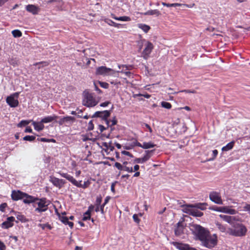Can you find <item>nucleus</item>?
<instances>
[{
    "mask_svg": "<svg viewBox=\"0 0 250 250\" xmlns=\"http://www.w3.org/2000/svg\"><path fill=\"white\" fill-rule=\"evenodd\" d=\"M217 241L218 239L217 235L214 234L211 235L209 233L205 237L201 243L202 245L204 247L208 249H212L217 245Z\"/></svg>",
    "mask_w": 250,
    "mask_h": 250,
    "instance_id": "39448f33",
    "label": "nucleus"
},
{
    "mask_svg": "<svg viewBox=\"0 0 250 250\" xmlns=\"http://www.w3.org/2000/svg\"><path fill=\"white\" fill-rule=\"evenodd\" d=\"M98 102H97L95 98L93 97L92 94L88 92H85L84 93V97L83 101V104L87 107H93L97 105Z\"/></svg>",
    "mask_w": 250,
    "mask_h": 250,
    "instance_id": "423d86ee",
    "label": "nucleus"
},
{
    "mask_svg": "<svg viewBox=\"0 0 250 250\" xmlns=\"http://www.w3.org/2000/svg\"><path fill=\"white\" fill-rule=\"evenodd\" d=\"M17 218L18 220L21 221V222H25L27 221L25 217L23 215L21 214H18L17 215Z\"/></svg>",
    "mask_w": 250,
    "mask_h": 250,
    "instance_id": "e433bc0d",
    "label": "nucleus"
},
{
    "mask_svg": "<svg viewBox=\"0 0 250 250\" xmlns=\"http://www.w3.org/2000/svg\"><path fill=\"white\" fill-rule=\"evenodd\" d=\"M116 20L121 21H130L131 20L130 18L127 16H123L118 17V19H116Z\"/></svg>",
    "mask_w": 250,
    "mask_h": 250,
    "instance_id": "a19ab883",
    "label": "nucleus"
},
{
    "mask_svg": "<svg viewBox=\"0 0 250 250\" xmlns=\"http://www.w3.org/2000/svg\"><path fill=\"white\" fill-rule=\"evenodd\" d=\"M183 229L176 228L174 230L175 234L179 236L183 233Z\"/></svg>",
    "mask_w": 250,
    "mask_h": 250,
    "instance_id": "37998d69",
    "label": "nucleus"
},
{
    "mask_svg": "<svg viewBox=\"0 0 250 250\" xmlns=\"http://www.w3.org/2000/svg\"><path fill=\"white\" fill-rule=\"evenodd\" d=\"M94 206L93 205H91L88 207L87 211H89L90 212H91V211L94 209Z\"/></svg>",
    "mask_w": 250,
    "mask_h": 250,
    "instance_id": "774afa93",
    "label": "nucleus"
},
{
    "mask_svg": "<svg viewBox=\"0 0 250 250\" xmlns=\"http://www.w3.org/2000/svg\"><path fill=\"white\" fill-rule=\"evenodd\" d=\"M110 115V111L109 110H104L103 111H97L92 116L93 118L95 117H99L102 119V120L104 121L105 123L107 125H109L110 123V121L107 119V118Z\"/></svg>",
    "mask_w": 250,
    "mask_h": 250,
    "instance_id": "1a4fd4ad",
    "label": "nucleus"
},
{
    "mask_svg": "<svg viewBox=\"0 0 250 250\" xmlns=\"http://www.w3.org/2000/svg\"><path fill=\"white\" fill-rule=\"evenodd\" d=\"M7 207V204L6 203H3L0 205V210L2 212H4L5 208Z\"/></svg>",
    "mask_w": 250,
    "mask_h": 250,
    "instance_id": "3c124183",
    "label": "nucleus"
},
{
    "mask_svg": "<svg viewBox=\"0 0 250 250\" xmlns=\"http://www.w3.org/2000/svg\"><path fill=\"white\" fill-rule=\"evenodd\" d=\"M181 207L184 208L183 209L184 212L190 215L193 208H194L193 207V204H186L181 205Z\"/></svg>",
    "mask_w": 250,
    "mask_h": 250,
    "instance_id": "412c9836",
    "label": "nucleus"
},
{
    "mask_svg": "<svg viewBox=\"0 0 250 250\" xmlns=\"http://www.w3.org/2000/svg\"><path fill=\"white\" fill-rule=\"evenodd\" d=\"M190 215L195 217H201L203 215V213L196 208H193Z\"/></svg>",
    "mask_w": 250,
    "mask_h": 250,
    "instance_id": "a878e982",
    "label": "nucleus"
},
{
    "mask_svg": "<svg viewBox=\"0 0 250 250\" xmlns=\"http://www.w3.org/2000/svg\"><path fill=\"white\" fill-rule=\"evenodd\" d=\"M161 105L163 107L167 109H170L171 107V104L167 102H162L161 103Z\"/></svg>",
    "mask_w": 250,
    "mask_h": 250,
    "instance_id": "4c0bfd02",
    "label": "nucleus"
},
{
    "mask_svg": "<svg viewBox=\"0 0 250 250\" xmlns=\"http://www.w3.org/2000/svg\"><path fill=\"white\" fill-rule=\"evenodd\" d=\"M99 84L101 87L104 88H108L109 87L108 83L105 82H99Z\"/></svg>",
    "mask_w": 250,
    "mask_h": 250,
    "instance_id": "8fccbe9b",
    "label": "nucleus"
},
{
    "mask_svg": "<svg viewBox=\"0 0 250 250\" xmlns=\"http://www.w3.org/2000/svg\"><path fill=\"white\" fill-rule=\"evenodd\" d=\"M133 218L134 221L136 223H139L140 220L139 219L137 214H134L133 216Z\"/></svg>",
    "mask_w": 250,
    "mask_h": 250,
    "instance_id": "6e6d98bb",
    "label": "nucleus"
},
{
    "mask_svg": "<svg viewBox=\"0 0 250 250\" xmlns=\"http://www.w3.org/2000/svg\"><path fill=\"white\" fill-rule=\"evenodd\" d=\"M6 246L5 244L0 240V250H5Z\"/></svg>",
    "mask_w": 250,
    "mask_h": 250,
    "instance_id": "4d7b16f0",
    "label": "nucleus"
},
{
    "mask_svg": "<svg viewBox=\"0 0 250 250\" xmlns=\"http://www.w3.org/2000/svg\"><path fill=\"white\" fill-rule=\"evenodd\" d=\"M40 226L43 229H44L46 228H48L49 229H51L52 227L48 224H40Z\"/></svg>",
    "mask_w": 250,
    "mask_h": 250,
    "instance_id": "a18cd8bd",
    "label": "nucleus"
},
{
    "mask_svg": "<svg viewBox=\"0 0 250 250\" xmlns=\"http://www.w3.org/2000/svg\"><path fill=\"white\" fill-rule=\"evenodd\" d=\"M102 201V197L101 195L98 196L96 198L95 205L96 206H100L101 202Z\"/></svg>",
    "mask_w": 250,
    "mask_h": 250,
    "instance_id": "c03bdc74",
    "label": "nucleus"
},
{
    "mask_svg": "<svg viewBox=\"0 0 250 250\" xmlns=\"http://www.w3.org/2000/svg\"><path fill=\"white\" fill-rule=\"evenodd\" d=\"M116 72L118 73L117 75H115V77H119V73H124L126 76H127L128 77H130V75L131 74V72H129V71L124 72L123 71V70H122L121 71H116Z\"/></svg>",
    "mask_w": 250,
    "mask_h": 250,
    "instance_id": "ea45409f",
    "label": "nucleus"
},
{
    "mask_svg": "<svg viewBox=\"0 0 250 250\" xmlns=\"http://www.w3.org/2000/svg\"><path fill=\"white\" fill-rule=\"evenodd\" d=\"M60 175L62 177L66 178L69 181H70L73 185L75 186H77L78 184V181L73 178V176L70 175L66 173H60Z\"/></svg>",
    "mask_w": 250,
    "mask_h": 250,
    "instance_id": "f3484780",
    "label": "nucleus"
},
{
    "mask_svg": "<svg viewBox=\"0 0 250 250\" xmlns=\"http://www.w3.org/2000/svg\"><path fill=\"white\" fill-rule=\"evenodd\" d=\"M121 153L124 155L128 156L131 158L133 157V155L132 154H131L129 152L125 151V150L122 151L121 152Z\"/></svg>",
    "mask_w": 250,
    "mask_h": 250,
    "instance_id": "603ef678",
    "label": "nucleus"
},
{
    "mask_svg": "<svg viewBox=\"0 0 250 250\" xmlns=\"http://www.w3.org/2000/svg\"><path fill=\"white\" fill-rule=\"evenodd\" d=\"M12 34L15 38H19L22 36L21 32L18 29L13 30L12 31Z\"/></svg>",
    "mask_w": 250,
    "mask_h": 250,
    "instance_id": "473e14b6",
    "label": "nucleus"
},
{
    "mask_svg": "<svg viewBox=\"0 0 250 250\" xmlns=\"http://www.w3.org/2000/svg\"><path fill=\"white\" fill-rule=\"evenodd\" d=\"M244 210L248 211L250 212V205L246 204L243 207Z\"/></svg>",
    "mask_w": 250,
    "mask_h": 250,
    "instance_id": "052dcab7",
    "label": "nucleus"
},
{
    "mask_svg": "<svg viewBox=\"0 0 250 250\" xmlns=\"http://www.w3.org/2000/svg\"><path fill=\"white\" fill-rule=\"evenodd\" d=\"M232 226L233 228H229L227 230V233L235 237L244 236L247 232L246 227L242 224L234 223Z\"/></svg>",
    "mask_w": 250,
    "mask_h": 250,
    "instance_id": "f03ea898",
    "label": "nucleus"
},
{
    "mask_svg": "<svg viewBox=\"0 0 250 250\" xmlns=\"http://www.w3.org/2000/svg\"><path fill=\"white\" fill-rule=\"evenodd\" d=\"M191 230L194 235L196 237V239L201 242L210 233L207 229L197 224L191 225Z\"/></svg>",
    "mask_w": 250,
    "mask_h": 250,
    "instance_id": "20e7f679",
    "label": "nucleus"
},
{
    "mask_svg": "<svg viewBox=\"0 0 250 250\" xmlns=\"http://www.w3.org/2000/svg\"><path fill=\"white\" fill-rule=\"evenodd\" d=\"M216 225L217 226L218 229L221 232H225L226 231V228L225 226H224V225H222L220 223L217 222L216 223Z\"/></svg>",
    "mask_w": 250,
    "mask_h": 250,
    "instance_id": "f704fd0d",
    "label": "nucleus"
},
{
    "mask_svg": "<svg viewBox=\"0 0 250 250\" xmlns=\"http://www.w3.org/2000/svg\"><path fill=\"white\" fill-rule=\"evenodd\" d=\"M110 121L111 122V125H116L117 123V121L115 117H114Z\"/></svg>",
    "mask_w": 250,
    "mask_h": 250,
    "instance_id": "0e129e2a",
    "label": "nucleus"
},
{
    "mask_svg": "<svg viewBox=\"0 0 250 250\" xmlns=\"http://www.w3.org/2000/svg\"><path fill=\"white\" fill-rule=\"evenodd\" d=\"M208 206V204L206 203H198L193 204L194 208L197 209H200L201 210H204L206 209V207Z\"/></svg>",
    "mask_w": 250,
    "mask_h": 250,
    "instance_id": "b1692460",
    "label": "nucleus"
},
{
    "mask_svg": "<svg viewBox=\"0 0 250 250\" xmlns=\"http://www.w3.org/2000/svg\"><path fill=\"white\" fill-rule=\"evenodd\" d=\"M20 92H15L6 98L7 104L11 107H16L19 105L18 98Z\"/></svg>",
    "mask_w": 250,
    "mask_h": 250,
    "instance_id": "0eeeda50",
    "label": "nucleus"
},
{
    "mask_svg": "<svg viewBox=\"0 0 250 250\" xmlns=\"http://www.w3.org/2000/svg\"><path fill=\"white\" fill-rule=\"evenodd\" d=\"M26 10L33 15H37L40 11V8L35 5L29 4L26 6Z\"/></svg>",
    "mask_w": 250,
    "mask_h": 250,
    "instance_id": "dca6fc26",
    "label": "nucleus"
},
{
    "mask_svg": "<svg viewBox=\"0 0 250 250\" xmlns=\"http://www.w3.org/2000/svg\"><path fill=\"white\" fill-rule=\"evenodd\" d=\"M7 221L8 222H12V223H13L15 221V218L13 216L8 217L7 218Z\"/></svg>",
    "mask_w": 250,
    "mask_h": 250,
    "instance_id": "338daca9",
    "label": "nucleus"
},
{
    "mask_svg": "<svg viewBox=\"0 0 250 250\" xmlns=\"http://www.w3.org/2000/svg\"><path fill=\"white\" fill-rule=\"evenodd\" d=\"M38 141L43 142H50L49 139H47L45 138H38L37 139Z\"/></svg>",
    "mask_w": 250,
    "mask_h": 250,
    "instance_id": "864d4df0",
    "label": "nucleus"
},
{
    "mask_svg": "<svg viewBox=\"0 0 250 250\" xmlns=\"http://www.w3.org/2000/svg\"><path fill=\"white\" fill-rule=\"evenodd\" d=\"M104 21L109 25L113 26L116 27H119V26L121 25L120 24L116 23L108 19H105L104 20Z\"/></svg>",
    "mask_w": 250,
    "mask_h": 250,
    "instance_id": "7c9ffc66",
    "label": "nucleus"
},
{
    "mask_svg": "<svg viewBox=\"0 0 250 250\" xmlns=\"http://www.w3.org/2000/svg\"><path fill=\"white\" fill-rule=\"evenodd\" d=\"M155 149L151 150H146L145 152L146 155L143 158H136L134 160V163H144L149 160L150 157L152 156V153L154 152Z\"/></svg>",
    "mask_w": 250,
    "mask_h": 250,
    "instance_id": "f8f14e48",
    "label": "nucleus"
},
{
    "mask_svg": "<svg viewBox=\"0 0 250 250\" xmlns=\"http://www.w3.org/2000/svg\"><path fill=\"white\" fill-rule=\"evenodd\" d=\"M162 4L164 6L167 7H176V6H185L188 7H189L188 5L186 4H181L178 3H167L166 2H162Z\"/></svg>",
    "mask_w": 250,
    "mask_h": 250,
    "instance_id": "393cba45",
    "label": "nucleus"
},
{
    "mask_svg": "<svg viewBox=\"0 0 250 250\" xmlns=\"http://www.w3.org/2000/svg\"><path fill=\"white\" fill-rule=\"evenodd\" d=\"M171 127H176L175 130L178 134L185 133L187 129V126H171Z\"/></svg>",
    "mask_w": 250,
    "mask_h": 250,
    "instance_id": "5701e85b",
    "label": "nucleus"
},
{
    "mask_svg": "<svg viewBox=\"0 0 250 250\" xmlns=\"http://www.w3.org/2000/svg\"><path fill=\"white\" fill-rule=\"evenodd\" d=\"M36 201H39V202L37 203L38 207L35 209L36 211L38 212H42L45 211L47 209L48 204L47 203L46 198H38V200H36L35 202Z\"/></svg>",
    "mask_w": 250,
    "mask_h": 250,
    "instance_id": "9d476101",
    "label": "nucleus"
},
{
    "mask_svg": "<svg viewBox=\"0 0 250 250\" xmlns=\"http://www.w3.org/2000/svg\"><path fill=\"white\" fill-rule=\"evenodd\" d=\"M11 198L12 200L14 201L23 199V202L25 204L34 203L35 202L36 200H38V198L29 195L26 193L21 192L20 190L12 191Z\"/></svg>",
    "mask_w": 250,
    "mask_h": 250,
    "instance_id": "7ed1b4c3",
    "label": "nucleus"
},
{
    "mask_svg": "<svg viewBox=\"0 0 250 250\" xmlns=\"http://www.w3.org/2000/svg\"><path fill=\"white\" fill-rule=\"evenodd\" d=\"M109 133L107 134H106L105 133H103L101 134L100 138H101L102 140H104V138H109Z\"/></svg>",
    "mask_w": 250,
    "mask_h": 250,
    "instance_id": "680f3d73",
    "label": "nucleus"
},
{
    "mask_svg": "<svg viewBox=\"0 0 250 250\" xmlns=\"http://www.w3.org/2000/svg\"><path fill=\"white\" fill-rule=\"evenodd\" d=\"M170 243L180 250H188V249L189 246L188 245L183 244L177 242H171Z\"/></svg>",
    "mask_w": 250,
    "mask_h": 250,
    "instance_id": "6ab92c4d",
    "label": "nucleus"
},
{
    "mask_svg": "<svg viewBox=\"0 0 250 250\" xmlns=\"http://www.w3.org/2000/svg\"><path fill=\"white\" fill-rule=\"evenodd\" d=\"M59 217L60 218V219L61 220V221L64 224L66 225V224L67 223V222L69 221H68V218L66 217V216H61L60 214L59 215Z\"/></svg>",
    "mask_w": 250,
    "mask_h": 250,
    "instance_id": "58836bf2",
    "label": "nucleus"
},
{
    "mask_svg": "<svg viewBox=\"0 0 250 250\" xmlns=\"http://www.w3.org/2000/svg\"><path fill=\"white\" fill-rule=\"evenodd\" d=\"M60 175L62 177L66 178L69 181H70L73 185L75 186H77L78 184V181L73 178V176L70 175L66 173H60Z\"/></svg>",
    "mask_w": 250,
    "mask_h": 250,
    "instance_id": "a211bd4d",
    "label": "nucleus"
},
{
    "mask_svg": "<svg viewBox=\"0 0 250 250\" xmlns=\"http://www.w3.org/2000/svg\"><path fill=\"white\" fill-rule=\"evenodd\" d=\"M220 217L222 218L224 221L232 225L233 221L235 220V217L231 216L225 215H220Z\"/></svg>",
    "mask_w": 250,
    "mask_h": 250,
    "instance_id": "4be33fe9",
    "label": "nucleus"
},
{
    "mask_svg": "<svg viewBox=\"0 0 250 250\" xmlns=\"http://www.w3.org/2000/svg\"><path fill=\"white\" fill-rule=\"evenodd\" d=\"M81 181H80V183L78 182V184H77V185L76 187H77L78 188H87L90 184V182L88 180L85 181L84 182L83 184H81Z\"/></svg>",
    "mask_w": 250,
    "mask_h": 250,
    "instance_id": "2f4dec72",
    "label": "nucleus"
},
{
    "mask_svg": "<svg viewBox=\"0 0 250 250\" xmlns=\"http://www.w3.org/2000/svg\"><path fill=\"white\" fill-rule=\"evenodd\" d=\"M160 14V12L158 10H150L144 13V15H156L157 16Z\"/></svg>",
    "mask_w": 250,
    "mask_h": 250,
    "instance_id": "c85d7f7f",
    "label": "nucleus"
},
{
    "mask_svg": "<svg viewBox=\"0 0 250 250\" xmlns=\"http://www.w3.org/2000/svg\"><path fill=\"white\" fill-rule=\"evenodd\" d=\"M210 209L215 210L218 212H224L230 214H235L236 211L234 209L229 208L226 207H211L209 208Z\"/></svg>",
    "mask_w": 250,
    "mask_h": 250,
    "instance_id": "9b49d317",
    "label": "nucleus"
},
{
    "mask_svg": "<svg viewBox=\"0 0 250 250\" xmlns=\"http://www.w3.org/2000/svg\"><path fill=\"white\" fill-rule=\"evenodd\" d=\"M110 103L109 102L106 101L104 103H101L100 105L101 107H105V106H107Z\"/></svg>",
    "mask_w": 250,
    "mask_h": 250,
    "instance_id": "69168bd1",
    "label": "nucleus"
},
{
    "mask_svg": "<svg viewBox=\"0 0 250 250\" xmlns=\"http://www.w3.org/2000/svg\"><path fill=\"white\" fill-rule=\"evenodd\" d=\"M209 197L211 201L216 204L219 205L223 204L222 200L218 192L215 191L211 192L209 194Z\"/></svg>",
    "mask_w": 250,
    "mask_h": 250,
    "instance_id": "ddd939ff",
    "label": "nucleus"
},
{
    "mask_svg": "<svg viewBox=\"0 0 250 250\" xmlns=\"http://www.w3.org/2000/svg\"><path fill=\"white\" fill-rule=\"evenodd\" d=\"M14 225V224L12 222H8L7 220L6 221L3 222L0 226L4 229H8L9 228L12 227Z\"/></svg>",
    "mask_w": 250,
    "mask_h": 250,
    "instance_id": "cd10ccee",
    "label": "nucleus"
},
{
    "mask_svg": "<svg viewBox=\"0 0 250 250\" xmlns=\"http://www.w3.org/2000/svg\"><path fill=\"white\" fill-rule=\"evenodd\" d=\"M234 141H231L229 142L226 146L222 147V151H227L231 149L234 146Z\"/></svg>",
    "mask_w": 250,
    "mask_h": 250,
    "instance_id": "bb28decb",
    "label": "nucleus"
},
{
    "mask_svg": "<svg viewBox=\"0 0 250 250\" xmlns=\"http://www.w3.org/2000/svg\"><path fill=\"white\" fill-rule=\"evenodd\" d=\"M181 92H185L188 93H196V92L195 90H183L180 91Z\"/></svg>",
    "mask_w": 250,
    "mask_h": 250,
    "instance_id": "bf43d9fd",
    "label": "nucleus"
},
{
    "mask_svg": "<svg viewBox=\"0 0 250 250\" xmlns=\"http://www.w3.org/2000/svg\"><path fill=\"white\" fill-rule=\"evenodd\" d=\"M41 64H44V66H47L48 65V63L47 62H36L34 64V65H37Z\"/></svg>",
    "mask_w": 250,
    "mask_h": 250,
    "instance_id": "13d9d810",
    "label": "nucleus"
},
{
    "mask_svg": "<svg viewBox=\"0 0 250 250\" xmlns=\"http://www.w3.org/2000/svg\"><path fill=\"white\" fill-rule=\"evenodd\" d=\"M156 146V145L153 143L152 142H144L143 144H138V146L142 147L144 149H148L150 148H153Z\"/></svg>",
    "mask_w": 250,
    "mask_h": 250,
    "instance_id": "aec40b11",
    "label": "nucleus"
},
{
    "mask_svg": "<svg viewBox=\"0 0 250 250\" xmlns=\"http://www.w3.org/2000/svg\"><path fill=\"white\" fill-rule=\"evenodd\" d=\"M58 117L56 116H47L42 119L40 122H35L32 120H22L17 125H28L32 122V125H40L42 124H46L53 122L54 121H56V123H58L60 125H62L65 123H72L73 120V118L72 117H66L62 118L59 121L57 122V119Z\"/></svg>",
    "mask_w": 250,
    "mask_h": 250,
    "instance_id": "f257e3e1",
    "label": "nucleus"
},
{
    "mask_svg": "<svg viewBox=\"0 0 250 250\" xmlns=\"http://www.w3.org/2000/svg\"><path fill=\"white\" fill-rule=\"evenodd\" d=\"M36 139V137L35 136H29L26 135L23 138V140L24 141H27L29 142H32L34 141Z\"/></svg>",
    "mask_w": 250,
    "mask_h": 250,
    "instance_id": "c9c22d12",
    "label": "nucleus"
},
{
    "mask_svg": "<svg viewBox=\"0 0 250 250\" xmlns=\"http://www.w3.org/2000/svg\"><path fill=\"white\" fill-rule=\"evenodd\" d=\"M132 140L133 141L132 143L130 145L131 147L133 148L135 146H138V144H140L139 142H138L136 139L132 138Z\"/></svg>",
    "mask_w": 250,
    "mask_h": 250,
    "instance_id": "de8ad7c7",
    "label": "nucleus"
},
{
    "mask_svg": "<svg viewBox=\"0 0 250 250\" xmlns=\"http://www.w3.org/2000/svg\"><path fill=\"white\" fill-rule=\"evenodd\" d=\"M91 212H89V211H86L84 214H83V221H86L87 220H90L91 219V221L93 222L94 219L93 218H91Z\"/></svg>",
    "mask_w": 250,
    "mask_h": 250,
    "instance_id": "c756f323",
    "label": "nucleus"
},
{
    "mask_svg": "<svg viewBox=\"0 0 250 250\" xmlns=\"http://www.w3.org/2000/svg\"><path fill=\"white\" fill-rule=\"evenodd\" d=\"M44 126H34V127H35V130H36L37 131H40L42 130L43 129Z\"/></svg>",
    "mask_w": 250,
    "mask_h": 250,
    "instance_id": "e2e57ef3",
    "label": "nucleus"
},
{
    "mask_svg": "<svg viewBox=\"0 0 250 250\" xmlns=\"http://www.w3.org/2000/svg\"><path fill=\"white\" fill-rule=\"evenodd\" d=\"M153 48V45L150 42H147L146 45L142 52V55L145 59H146L148 57L149 55L151 53Z\"/></svg>",
    "mask_w": 250,
    "mask_h": 250,
    "instance_id": "2eb2a0df",
    "label": "nucleus"
},
{
    "mask_svg": "<svg viewBox=\"0 0 250 250\" xmlns=\"http://www.w3.org/2000/svg\"><path fill=\"white\" fill-rule=\"evenodd\" d=\"M139 27L142 29L145 33H147L150 29V27L145 24H140L138 25Z\"/></svg>",
    "mask_w": 250,
    "mask_h": 250,
    "instance_id": "72a5a7b5",
    "label": "nucleus"
},
{
    "mask_svg": "<svg viewBox=\"0 0 250 250\" xmlns=\"http://www.w3.org/2000/svg\"><path fill=\"white\" fill-rule=\"evenodd\" d=\"M50 181L53 185L59 188H61L66 183V181L63 179H60L55 177H51Z\"/></svg>",
    "mask_w": 250,
    "mask_h": 250,
    "instance_id": "4468645a",
    "label": "nucleus"
},
{
    "mask_svg": "<svg viewBox=\"0 0 250 250\" xmlns=\"http://www.w3.org/2000/svg\"><path fill=\"white\" fill-rule=\"evenodd\" d=\"M124 170L128 172H133V169L132 167H129L126 166H124Z\"/></svg>",
    "mask_w": 250,
    "mask_h": 250,
    "instance_id": "5fc2aeb1",
    "label": "nucleus"
},
{
    "mask_svg": "<svg viewBox=\"0 0 250 250\" xmlns=\"http://www.w3.org/2000/svg\"><path fill=\"white\" fill-rule=\"evenodd\" d=\"M96 74L103 76L113 75L115 76V75H117L118 73H116L115 71L111 68L102 66L96 69Z\"/></svg>",
    "mask_w": 250,
    "mask_h": 250,
    "instance_id": "6e6552de",
    "label": "nucleus"
},
{
    "mask_svg": "<svg viewBox=\"0 0 250 250\" xmlns=\"http://www.w3.org/2000/svg\"><path fill=\"white\" fill-rule=\"evenodd\" d=\"M218 154V151L216 149H214L212 151V155L213 157L209 159V161H212L214 160V159L216 157Z\"/></svg>",
    "mask_w": 250,
    "mask_h": 250,
    "instance_id": "09e8293b",
    "label": "nucleus"
},
{
    "mask_svg": "<svg viewBox=\"0 0 250 250\" xmlns=\"http://www.w3.org/2000/svg\"><path fill=\"white\" fill-rule=\"evenodd\" d=\"M97 139L96 138H89L87 135L83 136V138H82V140L83 142H85L88 140H91L93 142L95 141V140Z\"/></svg>",
    "mask_w": 250,
    "mask_h": 250,
    "instance_id": "79ce46f5",
    "label": "nucleus"
},
{
    "mask_svg": "<svg viewBox=\"0 0 250 250\" xmlns=\"http://www.w3.org/2000/svg\"><path fill=\"white\" fill-rule=\"evenodd\" d=\"M114 166L117 167L119 170H123L124 169V166H122L120 163L118 162H116L115 163Z\"/></svg>",
    "mask_w": 250,
    "mask_h": 250,
    "instance_id": "49530a36",
    "label": "nucleus"
}]
</instances>
